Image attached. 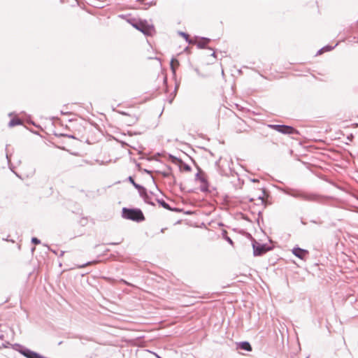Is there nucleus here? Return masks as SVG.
<instances>
[{
    "label": "nucleus",
    "mask_w": 358,
    "mask_h": 358,
    "mask_svg": "<svg viewBox=\"0 0 358 358\" xmlns=\"http://www.w3.org/2000/svg\"><path fill=\"white\" fill-rule=\"evenodd\" d=\"M31 242L34 244L37 245V244H39L41 243V241L38 238H37L36 237H34V238H31Z\"/></svg>",
    "instance_id": "a211bd4d"
},
{
    "label": "nucleus",
    "mask_w": 358,
    "mask_h": 358,
    "mask_svg": "<svg viewBox=\"0 0 358 358\" xmlns=\"http://www.w3.org/2000/svg\"><path fill=\"white\" fill-rule=\"evenodd\" d=\"M268 127L283 134H298L294 128L287 125L268 124Z\"/></svg>",
    "instance_id": "20e7f679"
},
{
    "label": "nucleus",
    "mask_w": 358,
    "mask_h": 358,
    "mask_svg": "<svg viewBox=\"0 0 358 358\" xmlns=\"http://www.w3.org/2000/svg\"><path fill=\"white\" fill-rule=\"evenodd\" d=\"M128 180L134 185V187L137 189L138 190V192H143L144 189L145 188H144L143 186L136 183L133 179V178L131 176H129L128 178Z\"/></svg>",
    "instance_id": "1a4fd4ad"
},
{
    "label": "nucleus",
    "mask_w": 358,
    "mask_h": 358,
    "mask_svg": "<svg viewBox=\"0 0 358 358\" xmlns=\"http://www.w3.org/2000/svg\"><path fill=\"white\" fill-rule=\"evenodd\" d=\"M239 346H240L241 349H242V350H244L246 351L252 350V347H251L250 344L247 341L241 342L240 343Z\"/></svg>",
    "instance_id": "9b49d317"
},
{
    "label": "nucleus",
    "mask_w": 358,
    "mask_h": 358,
    "mask_svg": "<svg viewBox=\"0 0 358 358\" xmlns=\"http://www.w3.org/2000/svg\"><path fill=\"white\" fill-rule=\"evenodd\" d=\"M252 248L255 256L262 255L268 250L265 244H261L256 241L252 243Z\"/></svg>",
    "instance_id": "39448f33"
},
{
    "label": "nucleus",
    "mask_w": 358,
    "mask_h": 358,
    "mask_svg": "<svg viewBox=\"0 0 358 358\" xmlns=\"http://www.w3.org/2000/svg\"><path fill=\"white\" fill-rule=\"evenodd\" d=\"M22 121L18 119V118H14L13 120H11L9 123H8V127H13L15 126H17V125H20L22 124Z\"/></svg>",
    "instance_id": "f8f14e48"
},
{
    "label": "nucleus",
    "mask_w": 358,
    "mask_h": 358,
    "mask_svg": "<svg viewBox=\"0 0 358 358\" xmlns=\"http://www.w3.org/2000/svg\"><path fill=\"white\" fill-rule=\"evenodd\" d=\"M178 34L182 36L188 43H193L192 41L189 38V35L187 34L182 31H179Z\"/></svg>",
    "instance_id": "2eb2a0df"
},
{
    "label": "nucleus",
    "mask_w": 358,
    "mask_h": 358,
    "mask_svg": "<svg viewBox=\"0 0 358 358\" xmlns=\"http://www.w3.org/2000/svg\"><path fill=\"white\" fill-rule=\"evenodd\" d=\"M288 194L293 197L301 199L308 201H320V196L317 194L306 193L298 190L292 189L288 192Z\"/></svg>",
    "instance_id": "f03ea898"
},
{
    "label": "nucleus",
    "mask_w": 358,
    "mask_h": 358,
    "mask_svg": "<svg viewBox=\"0 0 358 358\" xmlns=\"http://www.w3.org/2000/svg\"><path fill=\"white\" fill-rule=\"evenodd\" d=\"M307 358H308V357H307Z\"/></svg>",
    "instance_id": "b1692460"
},
{
    "label": "nucleus",
    "mask_w": 358,
    "mask_h": 358,
    "mask_svg": "<svg viewBox=\"0 0 358 358\" xmlns=\"http://www.w3.org/2000/svg\"><path fill=\"white\" fill-rule=\"evenodd\" d=\"M179 66V62L176 59H172L171 62V69L173 73L176 72V68Z\"/></svg>",
    "instance_id": "ddd939ff"
},
{
    "label": "nucleus",
    "mask_w": 358,
    "mask_h": 358,
    "mask_svg": "<svg viewBox=\"0 0 358 358\" xmlns=\"http://www.w3.org/2000/svg\"><path fill=\"white\" fill-rule=\"evenodd\" d=\"M156 201L162 206L163 208L166 209H171L169 205L165 202L163 199H156Z\"/></svg>",
    "instance_id": "4468645a"
},
{
    "label": "nucleus",
    "mask_w": 358,
    "mask_h": 358,
    "mask_svg": "<svg viewBox=\"0 0 358 358\" xmlns=\"http://www.w3.org/2000/svg\"><path fill=\"white\" fill-rule=\"evenodd\" d=\"M212 56L215 57V52H213V53L212 54Z\"/></svg>",
    "instance_id": "5701e85b"
},
{
    "label": "nucleus",
    "mask_w": 358,
    "mask_h": 358,
    "mask_svg": "<svg viewBox=\"0 0 358 358\" xmlns=\"http://www.w3.org/2000/svg\"><path fill=\"white\" fill-rule=\"evenodd\" d=\"M210 41V40L208 38H201L200 41L196 43V45L199 48H205Z\"/></svg>",
    "instance_id": "6e6552de"
},
{
    "label": "nucleus",
    "mask_w": 358,
    "mask_h": 358,
    "mask_svg": "<svg viewBox=\"0 0 358 358\" xmlns=\"http://www.w3.org/2000/svg\"><path fill=\"white\" fill-rule=\"evenodd\" d=\"M132 26L137 30L148 36L151 35L155 31L154 26L151 24H149L145 20H139L132 23Z\"/></svg>",
    "instance_id": "7ed1b4c3"
},
{
    "label": "nucleus",
    "mask_w": 358,
    "mask_h": 358,
    "mask_svg": "<svg viewBox=\"0 0 358 358\" xmlns=\"http://www.w3.org/2000/svg\"><path fill=\"white\" fill-rule=\"evenodd\" d=\"M139 194L143 198L145 203L150 204L152 206H155V203L153 202L151 196L148 194L145 189H144L143 192H140Z\"/></svg>",
    "instance_id": "0eeeda50"
},
{
    "label": "nucleus",
    "mask_w": 358,
    "mask_h": 358,
    "mask_svg": "<svg viewBox=\"0 0 358 358\" xmlns=\"http://www.w3.org/2000/svg\"><path fill=\"white\" fill-rule=\"evenodd\" d=\"M201 176H202V175L201 173H197L196 174V179L199 180V178H201Z\"/></svg>",
    "instance_id": "aec40b11"
},
{
    "label": "nucleus",
    "mask_w": 358,
    "mask_h": 358,
    "mask_svg": "<svg viewBox=\"0 0 358 358\" xmlns=\"http://www.w3.org/2000/svg\"><path fill=\"white\" fill-rule=\"evenodd\" d=\"M181 162V166H180V168L182 169L184 171H191V167L190 166H189L188 164L182 162Z\"/></svg>",
    "instance_id": "f3484780"
},
{
    "label": "nucleus",
    "mask_w": 358,
    "mask_h": 358,
    "mask_svg": "<svg viewBox=\"0 0 358 358\" xmlns=\"http://www.w3.org/2000/svg\"><path fill=\"white\" fill-rule=\"evenodd\" d=\"M199 181L202 183V185L201 186V191H203V192L207 191L208 190V182H207L206 179L204 178V176H202L201 178H199Z\"/></svg>",
    "instance_id": "9d476101"
},
{
    "label": "nucleus",
    "mask_w": 358,
    "mask_h": 358,
    "mask_svg": "<svg viewBox=\"0 0 358 358\" xmlns=\"http://www.w3.org/2000/svg\"><path fill=\"white\" fill-rule=\"evenodd\" d=\"M225 239H226V240H227V241L228 243H229L231 245H233V244H234V243H233L232 240H231L229 237L226 236Z\"/></svg>",
    "instance_id": "6ab92c4d"
},
{
    "label": "nucleus",
    "mask_w": 358,
    "mask_h": 358,
    "mask_svg": "<svg viewBox=\"0 0 358 358\" xmlns=\"http://www.w3.org/2000/svg\"><path fill=\"white\" fill-rule=\"evenodd\" d=\"M252 181H253V182H257V181H258V180H257V179H253V180H252Z\"/></svg>",
    "instance_id": "4be33fe9"
},
{
    "label": "nucleus",
    "mask_w": 358,
    "mask_h": 358,
    "mask_svg": "<svg viewBox=\"0 0 358 358\" xmlns=\"http://www.w3.org/2000/svg\"><path fill=\"white\" fill-rule=\"evenodd\" d=\"M292 253L297 257L301 259H303L306 255L308 253V252L306 250L301 249L300 248H294L292 250Z\"/></svg>",
    "instance_id": "423d86ee"
},
{
    "label": "nucleus",
    "mask_w": 358,
    "mask_h": 358,
    "mask_svg": "<svg viewBox=\"0 0 358 358\" xmlns=\"http://www.w3.org/2000/svg\"><path fill=\"white\" fill-rule=\"evenodd\" d=\"M334 48L332 46H330V45H327L322 48H321L318 52H317V55H320L322 53H323L324 52H326V51H329V50H331Z\"/></svg>",
    "instance_id": "dca6fc26"
},
{
    "label": "nucleus",
    "mask_w": 358,
    "mask_h": 358,
    "mask_svg": "<svg viewBox=\"0 0 358 358\" xmlns=\"http://www.w3.org/2000/svg\"><path fill=\"white\" fill-rule=\"evenodd\" d=\"M122 217L125 219L136 222L143 221L144 220V215L140 209L123 208Z\"/></svg>",
    "instance_id": "f257e3e1"
},
{
    "label": "nucleus",
    "mask_w": 358,
    "mask_h": 358,
    "mask_svg": "<svg viewBox=\"0 0 358 358\" xmlns=\"http://www.w3.org/2000/svg\"><path fill=\"white\" fill-rule=\"evenodd\" d=\"M258 199H260L262 203L264 202V197H263V196H259Z\"/></svg>",
    "instance_id": "412c9836"
}]
</instances>
